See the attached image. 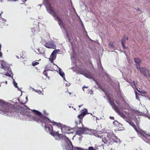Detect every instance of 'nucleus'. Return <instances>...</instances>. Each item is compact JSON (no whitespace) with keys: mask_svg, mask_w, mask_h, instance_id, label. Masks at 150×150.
I'll return each mask as SVG.
<instances>
[{"mask_svg":"<svg viewBox=\"0 0 150 150\" xmlns=\"http://www.w3.org/2000/svg\"><path fill=\"white\" fill-rule=\"evenodd\" d=\"M33 121H36L38 123L41 122L44 123V125L45 130L49 132L50 134L54 137L55 139L59 140L61 139L64 143L62 145L64 150H96L98 149L97 148L95 149L92 146H90L88 149H83V148L77 147H73L71 141L65 136H62L61 134L58 133V131H56L53 130V127L49 123L50 121L47 118L44 117L42 114L38 111L33 110Z\"/></svg>","mask_w":150,"mask_h":150,"instance_id":"f257e3e1","label":"nucleus"},{"mask_svg":"<svg viewBox=\"0 0 150 150\" xmlns=\"http://www.w3.org/2000/svg\"><path fill=\"white\" fill-rule=\"evenodd\" d=\"M0 102L1 114L8 116L15 115V112L13 111L14 106L13 105L2 100H1Z\"/></svg>","mask_w":150,"mask_h":150,"instance_id":"f03ea898","label":"nucleus"},{"mask_svg":"<svg viewBox=\"0 0 150 150\" xmlns=\"http://www.w3.org/2000/svg\"><path fill=\"white\" fill-rule=\"evenodd\" d=\"M102 141L104 144H112L114 142L117 143H120L119 139H118L115 135L113 134L112 131L104 133L102 135Z\"/></svg>","mask_w":150,"mask_h":150,"instance_id":"7ed1b4c3","label":"nucleus"},{"mask_svg":"<svg viewBox=\"0 0 150 150\" xmlns=\"http://www.w3.org/2000/svg\"><path fill=\"white\" fill-rule=\"evenodd\" d=\"M108 99L109 101V102L110 105L112 106L113 110L117 113L119 115L123 118H125V116L122 113L120 112L119 110V108L122 109H125L128 107L127 104H125V107L122 106L120 104V102L118 101H115V102L117 104L118 106L116 105L115 103V101L113 98L110 97H108Z\"/></svg>","mask_w":150,"mask_h":150,"instance_id":"20e7f679","label":"nucleus"},{"mask_svg":"<svg viewBox=\"0 0 150 150\" xmlns=\"http://www.w3.org/2000/svg\"><path fill=\"white\" fill-rule=\"evenodd\" d=\"M1 71L5 73L4 75L9 77H12V78L13 80V83L14 86L16 88H17L19 90L18 87L17 86V83H16L13 78V74L11 71L9 69V65L5 62L1 60Z\"/></svg>","mask_w":150,"mask_h":150,"instance_id":"39448f33","label":"nucleus"},{"mask_svg":"<svg viewBox=\"0 0 150 150\" xmlns=\"http://www.w3.org/2000/svg\"><path fill=\"white\" fill-rule=\"evenodd\" d=\"M47 11L52 14V16L58 21V23L61 28L64 27V24L62 20L57 15L51 6L48 0H43Z\"/></svg>","mask_w":150,"mask_h":150,"instance_id":"423d86ee","label":"nucleus"},{"mask_svg":"<svg viewBox=\"0 0 150 150\" xmlns=\"http://www.w3.org/2000/svg\"><path fill=\"white\" fill-rule=\"evenodd\" d=\"M82 133L88 134L90 135L92 134V132L91 130L89 129L88 128L83 127L76 131V134H80Z\"/></svg>","mask_w":150,"mask_h":150,"instance_id":"0eeeda50","label":"nucleus"},{"mask_svg":"<svg viewBox=\"0 0 150 150\" xmlns=\"http://www.w3.org/2000/svg\"><path fill=\"white\" fill-rule=\"evenodd\" d=\"M138 70L140 71V72L144 76L146 77L148 79H150V71L148 70H146V69L143 67H139L137 68Z\"/></svg>","mask_w":150,"mask_h":150,"instance_id":"6e6552de","label":"nucleus"},{"mask_svg":"<svg viewBox=\"0 0 150 150\" xmlns=\"http://www.w3.org/2000/svg\"><path fill=\"white\" fill-rule=\"evenodd\" d=\"M60 51L59 50H56L53 51L50 55V57L49 58V60L54 65H55L53 63V61L56 58V54L57 52Z\"/></svg>","mask_w":150,"mask_h":150,"instance_id":"1a4fd4ad","label":"nucleus"},{"mask_svg":"<svg viewBox=\"0 0 150 150\" xmlns=\"http://www.w3.org/2000/svg\"><path fill=\"white\" fill-rule=\"evenodd\" d=\"M80 72L81 74H83L88 78L91 79L93 78V76L91 73L88 71H86L85 69L81 70Z\"/></svg>","mask_w":150,"mask_h":150,"instance_id":"9d476101","label":"nucleus"},{"mask_svg":"<svg viewBox=\"0 0 150 150\" xmlns=\"http://www.w3.org/2000/svg\"><path fill=\"white\" fill-rule=\"evenodd\" d=\"M45 46L49 48L55 49L56 46L55 44L52 41H49L46 43L45 45Z\"/></svg>","mask_w":150,"mask_h":150,"instance_id":"9b49d317","label":"nucleus"},{"mask_svg":"<svg viewBox=\"0 0 150 150\" xmlns=\"http://www.w3.org/2000/svg\"><path fill=\"white\" fill-rule=\"evenodd\" d=\"M128 40V38L126 36H124L122 39L121 44L123 46V48L124 49L126 48V47L125 46V43Z\"/></svg>","mask_w":150,"mask_h":150,"instance_id":"f8f14e48","label":"nucleus"},{"mask_svg":"<svg viewBox=\"0 0 150 150\" xmlns=\"http://www.w3.org/2000/svg\"><path fill=\"white\" fill-rule=\"evenodd\" d=\"M87 112V110L86 109H83L81 111V114L78 116V117L82 119L83 117L86 115Z\"/></svg>","mask_w":150,"mask_h":150,"instance_id":"ddd939ff","label":"nucleus"},{"mask_svg":"<svg viewBox=\"0 0 150 150\" xmlns=\"http://www.w3.org/2000/svg\"><path fill=\"white\" fill-rule=\"evenodd\" d=\"M134 60L136 63V65L137 68L140 66V64L141 63V61L140 59L138 58H134Z\"/></svg>","mask_w":150,"mask_h":150,"instance_id":"4468645a","label":"nucleus"},{"mask_svg":"<svg viewBox=\"0 0 150 150\" xmlns=\"http://www.w3.org/2000/svg\"><path fill=\"white\" fill-rule=\"evenodd\" d=\"M126 121L128 123H129L130 125H131L133 127L134 129L137 132H139L138 130L136 127V126L134 125V123L131 120H128Z\"/></svg>","mask_w":150,"mask_h":150,"instance_id":"2eb2a0df","label":"nucleus"},{"mask_svg":"<svg viewBox=\"0 0 150 150\" xmlns=\"http://www.w3.org/2000/svg\"><path fill=\"white\" fill-rule=\"evenodd\" d=\"M58 69L59 74L66 81L64 73L62 70H61L60 68H58Z\"/></svg>","mask_w":150,"mask_h":150,"instance_id":"dca6fc26","label":"nucleus"},{"mask_svg":"<svg viewBox=\"0 0 150 150\" xmlns=\"http://www.w3.org/2000/svg\"><path fill=\"white\" fill-rule=\"evenodd\" d=\"M50 64H48L45 67V70L43 72V74L46 76H47V74L46 72V71L47 70H50V69H51L50 68Z\"/></svg>","mask_w":150,"mask_h":150,"instance_id":"f3484780","label":"nucleus"},{"mask_svg":"<svg viewBox=\"0 0 150 150\" xmlns=\"http://www.w3.org/2000/svg\"><path fill=\"white\" fill-rule=\"evenodd\" d=\"M82 118H79V117H78L77 120L76 121L75 123L76 125L77 126L79 125L80 124H81L82 126H83L82 123Z\"/></svg>","mask_w":150,"mask_h":150,"instance_id":"a211bd4d","label":"nucleus"},{"mask_svg":"<svg viewBox=\"0 0 150 150\" xmlns=\"http://www.w3.org/2000/svg\"><path fill=\"white\" fill-rule=\"evenodd\" d=\"M65 30V34L68 39L69 38V34L70 33V31L69 29H64Z\"/></svg>","mask_w":150,"mask_h":150,"instance_id":"6ab92c4d","label":"nucleus"},{"mask_svg":"<svg viewBox=\"0 0 150 150\" xmlns=\"http://www.w3.org/2000/svg\"><path fill=\"white\" fill-rule=\"evenodd\" d=\"M51 123H52V124L54 125H56L57 126V127H61V124L60 123H58L57 122H50Z\"/></svg>","mask_w":150,"mask_h":150,"instance_id":"aec40b11","label":"nucleus"},{"mask_svg":"<svg viewBox=\"0 0 150 150\" xmlns=\"http://www.w3.org/2000/svg\"><path fill=\"white\" fill-rule=\"evenodd\" d=\"M99 132H99V131L96 132H95L94 133V135L96 137H97L98 138H102V135H99V134H100V133H99Z\"/></svg>","mask_w":150,"mask_h":150,"instance_id":"412c9836","label":"nucleus"},{"mask_svg":"<svg viewBox=\"0 0 150 150\" xmlns=\"http://www.w3.org/2000/svg\"><path fill=\"white\" fill-rule=\"evenodd\" d=\"M143 136L144 137L146 138L147 139H149V140L147 141V142H147L148 143H150V135H143Z\"/></svg>","mask_w":150,"mask_h":150,"instance_id":"4be33fe9","label":"nucleus"},{"mask_svg":"<svg viewBox=\"0 0 150 150\" xmlns=\"http://www.w3.org/2000/svg\"><path fill=\"white\" fill-rule=\"evenodd\" d=\"M108 47L111 49H114V47L113 44L112 43H110L108 44Z\"/></svg>","mask_w":150,"mask_h":150,"instance_id":"5701e85b","label":"nucleus"},{"mask_svg":"<svg viewBox=\"0 0 150 150\" xmlns=\"http://www.w3.org/2000/svg\"><path fill=\"white\" fill-rule=\"evenodd\" d=\"M136 122L137 124V126H138L139 124V122H140V120L139 119H137V118H135V119L134 120Z\"/></svg>","mask_w":150,"mask_h":150,"instance_id":"b1692460","label":"nucleus"},{"mask_svg":"<svg viewBox=\"0 0 150 150\" xmlns=\"http://www.w3.org/2000/svg\"><path fill=\"white\" fill-rule=\"evenodd\" d=\"M138 91L139 92L141 93L144 94H146L147 93V92L146 91H143V90L139 91V90H138Z\"/></svg>","mask_w":150,"mask_h":150,"instance_id":"393cba45","label":"nucleus"},{"mask_svg":"<svg viewBox=\"0 0 150 150\" xmlns=\"http://www.w3.org/2000/svg\"><path fill=\"white\" fill-rule=\"evenodd\" d=\"M34 91L38 93L39 94H40L41 93H42V92L40 90H35L34 89Z\"/></svg>","mask_w":150,"mask_h":150,"instance_id":"a878e982","label":"nucleus"},{"mask_svg":"<svg viewBox=\"0 0 150 150\" xmlns=\"http://www.w3.org/2000/svg\"><path fill=\"white\" fill-rule=\"evenodd\" d=\"M39 64V63L37 62H34L32 63V65L33 66H35Z\"/></svg>","mask_w":150,"mask_h":150,"instance_id":"bb28decb","label":"nucleus"},{"mask_svg":"<svg viewBox=\"0 0 150 150\" xmlns=\"http://www.w3.org/2000/svg\"><path fill=\"white\" fill-rule=\"evenodd\" d=\"M135 94H136V99H138L139 100V99L138 97V96L137 95V93L136 92H135Z\"/></svg>","mask_w":150,"mask_h":150,"instance_id":"cd10ccee","label":"nucleus"},{"mask_svg":"<svg viewBox=\"0 0 150 150\" xmlns=\"http://www.w3.org/2000/svg\"><path fill=\"white\" fill-rule=\"evenodd\" d=\"M1 21H3L4 22V21H6V20L4 19V18H1Z\"/></svg>","mask_w":150,"mask_h":150,"instance_id":"c85d7f7f","label":"nucleus"},{"mask_svg":"<svg viewBox=\"0 0 150 150\" xmlns=\"http://www.w3.org/2000/svg\"><path fill=\"white\" fill-rule=\"evenodd\" d=\"M65 85L67 86H69L70 85V83H65Z\"/></svg>","mask_w":150,"mask_h":150,"instance_id":"c756f323","label":"nucleus"},{"mask_svg":"<svg viewBox=\"0 0 150 150\" xmlns=\"http://www.w3.org/2000/svg\"><path fill=\"white\" fill-rule=\"evenodd\" d=\"M93 91L92 90H90L89 91V93H90V94H92L93 93Z\"/></svg>","mask_w":150,"mask_h":150,"instance_id":"7c9ffc66","label":"nucleus"},{"mask_svg":"<svg viewBox=\"0 0 150 150\" xmlns=\"http://www.w3.org/2000/svg\"><path fill=\"white\" fill-rule=\"evenodd\" d=\"M88 88V86H83V88Z\"/></svg>","mask_w":150,"mask_h":150,"instance_id":"2f4dec72","label":"nucleus"},{"mask_svg":"<svg viewBox=\"0 0 150 150\" xmlns=\"http://www.w3.org/2000/svg\"><path fill=\"white\" fill-rule=\"evenodd\" d=\"M35 31V29L34 28L32 29V31L33 32H34Z\"/></svg>","mask_w":150,"mask_h":150,"instance_id":"473e14b6","label":"nucleus"},{"mask_svg":"<svg viewBox=\"0 0 150 150\" xmlns=\"http://www.w3.org/2000/svg\"><path fill=\"white\" fill-rule=\"evenodd\" d=\"M110 118L111 119H114V117H113L110 116Z\"/></svg>","mask_w":150,"mask_h":150,"instance_id":"72a5a7b5","label":"nucleus"},{"mask_svg":"<svg viewBox=\"0 0 150 150\" xmlns=\"http://www.w3.org/2000/svg\"><path fill=\"white\" fill-rule=\"evenodd\" d=\"M8 1H16V0H8Z\"/></svg>","mask_w":150,"mask_h":150,"instance_id":"f704fd0d","label":"nucleus"},{"mask_svg":"<svg viewBox=\"0 0 150 150\" xmlns=\"http://www.w3.org/2000/svg\"><path fill=\"white\" fill-rule=\"evenodd\" d=\"M98 66H99V67L100 68V67L101 68H103L102 66V65H101V64H100L99 65H98Z\"/></svg>","mask_w":150,"mask_h":150,"instance_id":"c9c22d12","label":"nucleus"},{"mask_svg":"<svg viewBox=\"0 0 150 150\" xmlns=\"http://www.w3.org/2000/svg\"><path fill=\"white\" fill-rule=\"evenodd\" d=\"M116 122H117V121H116V122L114 121V122H113V124H115Z\"/></svg>","mask_w":150,"mask_h":150,"instance_id":"e433bc0d","label":"nucleus"},{"mask_svg":"<svg viewBox=\"0 0 150 150\" xmlns=\"http://www.w3.org/2000/svg\"><path fill=\"white\" fill-rule=\"evenodd\" d=\"M2 53L1 52V55H0L1 58L2 57Z\"/></svg>","mask_w":150,"mask_h":150,"instance_id":"4c0bfd02","label":"nucleus"},{"mask_svg":"<svg viewBox=\"0 0 150 150\" xmlns=\"http://www.w3.org/2000/svg\"><path fill=\"white\" fill-rule=\"evenodd\" d=\"M99 120V119L98 118V117H96V120Z\"/></svg>","mask_w":150,"mask_h":150,"instance_id":"58836bf2","label":"nucleus"},{"mask_svg":"<svg viewBox=\"0 0 150 150\" xmlns=\"http://www.w3.org/2000/svg\"><path fill=\"white\" fill-rule=\"evenodd\" d=\"M5 83H6V84H7V81H6Z\"/></svg>","mask_w":150,"mask_h":150,"instance_id":"ea45409f","label":"nucleus"},{"mask_svg":"<svg viewBox=\"0 0 150 150\" xmlns=\"http://www.w3.org/2000/svg\"><path fill=\"white\" fill-rule=\"evenodd\" d=\"M82 105H79V107L80 108V107Z\"/></svg>","mask_w":150,"mask_h":150,"instance_id":"a19ab883","label":"nucleus"},{"mask_svg":"<svg viewBox=\"0 0 150 150\" xmlns=\"http://www.w3.org/2000/svg\"><path fill=\"white\" fill-rule=\"evenodd\" d=\"M69 94H70V95H71V92H69Z\"/></svg>","mask_w":150,"mask_h":150,"instance_id":"79ce46f5","label":"nucleus"},{"mask_svg":"<svg viewBox=\"0 0 150 150\" xmlns=\"http://www.w3.org/2000/svg\"><path fill=\"white\" fill-rule=\"evenodd\" d=\"M105 94L107 95V94H106V93L105 92Z\"/></svg>","mask_w":150,"mask_h":150,"instance_id":"37998d69","label":"nucleus"},{"mask_svg":"<svg viewBox=\"0 0 150 150\" xmlns=\"http://www.w3.org/2000/svg\"><path fill=\"white\" fill-rule=\"evenodd\" d=\"M26 99L27 100L28 98H27V97H26Z\"/></svg>","mask_w":150,"mask_h":150,"instance_id":"c03bdc74","label":"nucleus"},{"mask_svg":"<svg viewBox=\"0 0 150 150\" xmlns=\"http://www.w3.org/2000/svg\"><path fill=\"white\" fill-rule=\"evenodd\" d=\"M79 126H77V127H80Z\"/></svg>","mask_w":150,"mask_h":150,"instance_id":"a18cd8bd","label":"nucleus"},{"mask_svg":"<svg viewBox=\"0 0 150 150\" xmlns=\"http://www.w3.org/2000/svg\"><path fill=\"white\" fill-rule=\"evenodd\" d=\"M60 129H61V130L62 129V128L61 127L60 128Z\"/></svg>","mask_w":150,"mask_h":150,"instance_id":"49530a36","label":"nucleus"},{"mask_svg":"<svg viewBox=\"0 0 150 150\" xmlns=\"http://www.w3.org/2000/svg\"><path fill=\"white\" fill-rule=\"evenodd\" d=\"M39 5L40 6H41V5Z\"/></svg>","mask_w":150,"mask_h":150,"instance_id":"de8ad7c7","label":"nucleus"},{"mask_svg":"<svg viewBox=\"0 0 150 150\" xmlns=\"http://www.w3.org/2000/svg\"><path fill=\"white\" fill-rule=\"evenodd\" d=\"M22 57V58H24V57Z\"/></svg>","mask_w":150,"mask_h":150,"instance_id":"09e8293b","label":"nucleus"},{"mask_svg":"<svg viewBox=\"0 0 150 150\" xmlns=\"http://www.w3.org/2000/svg\"><path fill=\"white\" fill-rule=\"evenodd\" d=\"M85 32H86V33H87V32L86 31H85Z\"/></svg>","mask_w":150,"mask_h":150,"instance_id":"8fccbe9b","label":"nucleus"},{"mask_svg":"<svg viewBox=\"0 0 150 150\" xmlns=\"http://www.w3.org/2000/svg\"><path fill=\"white\" fill-rule=\"evenodd\" d=\"M103 90V91H104V90H103H103Z\"/></svg>","mask_w":150,"mask_h":150,"instance_id":"3c124183","label":"nucleus"},{"mask_svg":"<svg viewBox=\"0 0 150 150\" xmlns=\"http://www.w3.org/2000/svg\"><path fill=\"white\" fill-rule=\"evenodd\" d=\"M149 119H150V117L149 118Z\"/></svg>","mask_w":150,"mask_h":150,"instance_id":"603ef678","label":"nucleus"}]
</instances>
